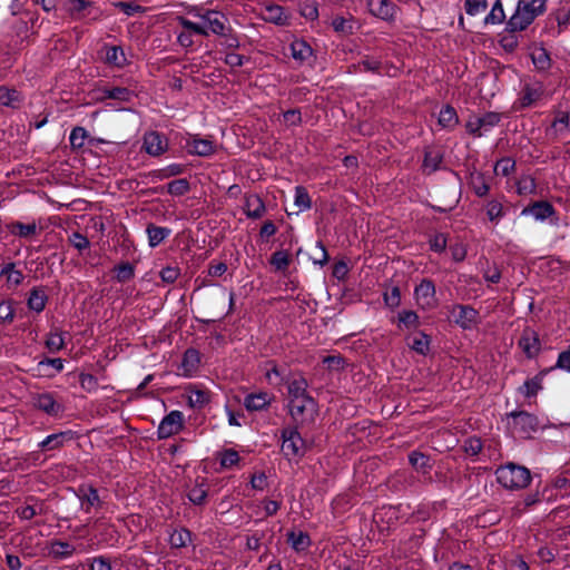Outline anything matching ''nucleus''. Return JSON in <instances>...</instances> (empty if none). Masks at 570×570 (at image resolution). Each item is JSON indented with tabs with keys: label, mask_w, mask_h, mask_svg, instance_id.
Segmentation results:
<instances>
[{
	"label": "nucleus",
	"mask_w": 570,
	"mask_h": 570,
	"mask_svg": "<svg viewBox=\"0 0 570 570\" xmlns=\"http://www.w3.org/2000/svg\"><path fill=\"white\" fill-rule=\"evenodd\" d=\"M547 0H519L515 12L508 20L505 32L515 33L525 30L534 19L546 10Z\"/></svg>",
	"instance_id": "obj_1"
},
{
	"label": "nucleus",
	"mask_w": 570,
	"mask_h": 570,
	"mask_svg": "<svg viewBox=\"0 0 570 570\" xmlns=\"http://www.w3.org/2000/svg\"><path fill=\"white\" fill-rule=\"evenodd\" d=\"M497 481L508 490H521L527 488L531 480V472L523 465L509 462L495 471Z\"/></svg>",
	"instance_id": "obj_2"
},
{
	"label": "nucleus",
	"mask_w": 570,
	"mask_h": 570,
	"mask_svg": "<svg viewBox=\"0 0 570 570\" xmlns=\"http://www.w3.org/2000/svg\"><path fill=\"white\" fill-rule=\"evenodd\" d=\"M547 99L546 87L543 82L530 79L523 82L515 101L517 109H527L539 106Z\"/></svg>",
	"instance_id": "obj_3"
},
{
	"label": "nucleus",
	"mask_w": 570,
	"mask_h": 570,
	"mask_svg": "<svg viewBox=\"0 0 570 570\" xmlns=\"http://www.w3.org/2000/svg\"><path fill=\"white\" fill-rule=\"evenodd\" d=\"M507 425L513 434L527 438L539 426L538 417L527 411H512L505 415Z\"/></svg>",
	"instance_id": "obj_4"
},
{
	"label": "nucleus",
	"mask_w": 570,
	"mask_h": 570,
	"mask_svg": "<svg viewBox=\"0 0 570 570\" xmlns=\"http://www.w3.org/2000/svg\"><path fill=\"white\" fill-rule=\"evenodd\" d=\"M72 491L79 500L81 511L85 513L90 514L94 510L102 509L105 502L92 483L83 482Z\"/></svg>",
	"instance_id": "obj_5"
},
{
	"label": "nucleus",
	"mask_w": 570,
	"mask_h": 570,
	"mask_svg": "<svg viewBox=\"0 0 570 570\" xmlns=\"http://www.w3.org/2000/svg\"><path fill=\"white\" fill-rule=\"evenodd\" d=\"M289 414L296 423L308 424L317 415V403L311 396L289 401Z\"/></svg>",
	"instance_id": "obj_6"
},
{
	"label": "nucleus",
	"mask_w": 570,
	"mask_h": 570,
	"mask_svg": "<svg viewBox=\"0 0 570 570\" xmlns=\"http://www.w3.org/2000/svg\"><path fill=\"white\" fill-rule=\"evenodd\" d=\"M281 436L282 452L286 459L298 460L305 454V442L296 429H283Z\"/></svg>",
	"instance_id": "obj_7"
},
{
	"label": "nucleus",
	"mask_w": 570,
	"mask_h": 570,
	"mask_svg": "<svg viewBox=\"0 0 570 570\" xmlns=\"http://www.w3.org/2000/svg\"><path fill=\"white\" fill-rule=\"evenodd\" d=\"M501 118V114L495 111H489L482 116H473L466 121L465 129L470 135L481 137L498 126Z\"/></svg>",
	"instance_id": "obj_8"
},
{
	"label": "nucleus",
	"mask_w": 570,
	"mask_h": 570,
	"mask_svg": "<svg viewBox=\"0 0 570 570\" xmlns=\"http://www.w3.org/2000/svg\"><path fill=\"white\" fill-rule=\"evenodd\" d=\"M450 315L453 322L465 331L474 328L480 322L479 312L470 305L455 304L451 307Z\"/></svg>",
	"instance_id": "obj_9"
},
{
	"label": "nucleus",
	"mask_w": 570,
	"mask_h": 570,
	"mask_svg": "<svg viewBox=\"0 0 570 570\" xmlns=\"http://www.w3.org/2000/svg\"><path fill=\"white\" fill-rule=\"evenodd\" d=\"M92 528L97 530L96 538L99 543L115 547L119 542V533L116 527L104 515L92 520Z\"/></svg>",
	"instance_id": "obj_10"
},
{
	"label": "nucleus",
	"mask_w": 570,
	"mask_h": 570,
	"mask_svg": "<svg viewBox=\"0 0 570 570\" xmlns=\"http://www.w3.org/2000/svg\"><path fill=\"white\" fill-rule=\"evenodd\" d=\"M67 11L72 19L77 20L85 18L98 20L102 14L96 3L90 0H69Z\"/></svg>",
	"instance_id": "obj_11"
},
{
	"label": "nucleus",
	"mask_w": 570,
	"mask_h": 570,
	"mask_svg": "<svg viewBox=\"0 0 570 570\" xmlns=\"http://www.w3.org/2000/svg\"><path fill=\"white\" fill-rule=\"evenodd\" d=\"M401 518L402 505H383L374 514V520L382 531L394 528Z\"/></svg>",
	"instance_id": "obj_12"
},
{
	"label": "nucleus",
	"mask_w": 570,
	"mask_h": 570,
	"mask_svg": "<svg viewBox=\"0 0 570 570\" xmlns=\"http://www.w3.org/2000/svg\"><path fill=\"white\" fill-rule=\"evenodd\" d=\"M32 404L37 410L52 417L59 416L65 410L63 405L57 401L55 394L50 392L35 394L32 396Z\"/></svg>",
	"instance_id": "obj_13"
},
{
	"label": "nucleus",
	"mask_w": 570,
	"mask_h": 570,
	"mask_svg": "<svg viewBox=\"0 0 570 570\" xmlns=\"http://www.w3.org/2000/svg\"><path fill=\"white\" fill-rule=\"evenodd\" d=\"M184 425V415L180 411L169 412L159 423L157 429L158 439H167L179 433Z\"/></svg>",
	"instance_id": "obj_14"
},
{
	"label": "nucleus",
	"mask_w": 570,
	"mask_h": 570,
	"mask_svg": "<svg viewBox=\"0 0 570 570\" xmlns=\"http://www.w3.org/2000/svg\"><path fill=\"white\" fill-rule=\"evenodd\" d=\"M196 16L200 18L206 29H208V35L219 36L228 31L227 18L219 11L206 10L204 13H197Z\"/></svg>",
	"instance_id": "obj_15"
},
{
	"label": "nucleus",
	"mask_w": 570,
	"mask_h": 570,
	"mask_svg": "<svg viewBox=\"0 0 570 570\" xmlns=\"http://www.w3.org/2000/svg\"><path fill=\"white\" fill-rule=\"evenodd\" d=\"M518 346L528 358L537 357L541 351V342L538 333L531 327H525L518 341Z\"/></svg>",
	"instance_id": "obj_16"
},
{
	"label": "nucleus",
	"mask_w": 570,
	"mask_h": 570,
	"mask_svg": "<svg viewBox=\"0 0 570 570\" xmlns=\"http://www.w3.org/2000/svg\"><path fill=\"white\" fill-rule=\"evenodd\" d=\"M275 396L265 391L249 393L244 399V406L248 412H258L267 410Z\"/></svg>",
	"instance_id": "obj_17"
},
{
	"label": "nucleus",
	"mask_w": 570,
	"mask_h": 570,
	"mask_svg": "<svg viewBox=\"0 0 570 570\" xmlns=\"http://www.w3.org/2000/svg\"><path fill=\"white\" fill-rule=\"evenodd\" d=\"M243 209L250 219H259L266 213L265 203L257 194H246L244 196Z\"/></svg>",
	"instance_id": "obj_18"
},
{
	"label": "nucleus",
	"mask_w": 570,
	"mask_h": 570,
	"mask_svg": "<svg viewBox=\"0 0 570 570\" xmlns=\"http://www.w3.org/2000/svg\"><path fill=\"white\" fill-rule=\"evenodd\" d=\"M414 296L422 306H433L435 296L434 283L428 278L422 279L414 288Z\"/></svg>",
	"instance_id": "obj_19"
},
{
	"label": "nucleus",
	"mask_w": 570,
	"mask_h": 570,
	"mask_svg": "<svg viewBox=\"0 0 570 570\" xmlns=\"http://www.w3.org/2000/svg\"><path fill=\"white\" fill-rule=\"evenodd\" d=\"M167 146V140L157 131H149L144 136V148L151 156L161 155Z\"/></svg>",
	"instance_id": "obj_20"
},
{
	"label": "nucleus",
	"mask_w": 570,
	"mask_h": 570,
	"mask_svg": "<svg viewBox=\"0 0 570 570\" xmlns=\"http://www.w3.org/2000/svg\"><path fill=\"white\" fill-rule=\"evenodd\" d=\"M7 230L20 238L30 239L40 234L41 228L37 225L36 222H31L28 224H23L21 222H11L7 224Z\"/></svg>",
	"instance_id": "obj_21"
},
{
	"label": "nucleus",
	"mask_w": 570,
	"mask_h": 570,
	"mask_svg": "<svg viewBox=\"0 0 570 570\" xmlns=\"http://www.w3.org/2000/svg\"><path fill=\"white\" fill-rule=\"evenodd\" d=\"M370 12L385 21L392 20L395 14V6L390 0H368Z\"/></svg>",
	"instance_id": "obj_22"
},
{
	"label": "nucleus",
	"mask_w": 570,
	"mask_h": 570,
	"mask_svg": "<svg viewBox=\"0 0 570 570\" xmlns=\"http://www.w3.org/2000/svg\"><path fill=\"white\" fill-rule=\"evenodd\" d=\"M407 346L420 355H428L430 352L431 337L422 331H417L406 337Z\"/></svg>",
	"instance_id": "obj_23"
},
{
	"label": "nucleus",
	"mask_w": 570,
	"mask_h": 570,
	"mask_svg": "<svg viewBox=\"0 0 570 570\" xmlns=\"http://www.w3.org/2000/svg\"><path fill=\"white\" fill-rule=\"evenodd\" d=\"M47 303L48 295L43 286L31 288L27 299V306L30 311L41 313L46 308Z\"/></svg>",
	"instance_id": "obj_24"
},
{
	"label": "nucleus",
	"mask_w": 570,
	"mask_h": 570,
	"mask_svg": "<svg viewBox=\"0 0 570 570\" xmlns=\"http://www.w3.org/2000/svg\"><path fill=\"white\" fill-rule=\"evenodd\" d=\"M189 153L200 157H207L216 151L213 140L207 138L194 137L188 141Z\"/></svg>",
	"instance_id": "obj_25"
},
{
	"label": "nucleus",
	"mask_w": 570,
	"mask_h": 570,
	"mask_svg": "<svg viewBox=\"0 0 570 570\" xmlns=\"http://www.w3.org/2000/svg\"><path fill=\"white\" fill-rule=\"evenodd\" d=\"M554 213L556 209L549 202L540 200L523 208L521 215H532L537 220H544L554 215Z\"/></svg>",
	"instance_id": "obj_26"
},
{
	"label": "nucleus",
	"mask_w": 570,
	"mask_h": 570,
	"mask_svg": "<svg viewBox=\"0 0 570 570\" xmlns=\"http://www.w3.org/2000/svg\"><path fill=\"white\" fill-rule=\"evenodd\" d=\"M262 17L266 22L274 23L276 26L288 24V17L284 12V8L278 4H268L264 8Z\"/></svg>",
	"instance_id": "obj_27"
},
{
	"label": "nucleus",
	"mask_w": 570,
	"mask_h": 570,
	"mask_svg": "<svg viewBox=\"0 0 570 570\" xmlns=\"http://www.w3.org/2000/svg\"><path fill=\"white\" fill-rule=\"evenodd\" d=\"M0 276L6 277L7 287L10 289L17 288L24 279L23 273L20 269H17L16 263L12 262L3 265Z\"/></svg>",
	"instance_id": "obj_28"
},
{
	"label": "nucleus",
	"mask_w": 570,
	"mask_h": 570,
	"mask_svg": "<svg viewBox=\"0 0 570 570\" xmlns=\"http://www.w3.org/2000/svg\"><path fill=\"white\" fill-rule=\"evenodd\" d=\"M547 370L541 371L532 379L527 380L521 386L518 387V392L525 399L535 397L538 392L542 390L543 376Z\"/></svg>",
	"instance_id": "obj_29"
},
{
	"label": "nucleus",
	"mask_w": 570,
	"mask_h": 570,
	"mask_svg": "<svg viewBox=\"0 0 570 570\" xmlns=\"http://www.w3.org/2000/svg\"><path fill=\"white\" fill-rule=\"evenodd\" d=\"M307 387L308 383L303 375L294 376L287 382L289 401L308 396Z\"/></svg>",
	"instance_id": "obj_30"
},
{
	"label": "nucleus",
	"mask_w": 570,
	"mask_h": 570,
	"mask_svg": "<svg viewBox=\"0 0 570 570\" xmlns=\"http://www.w3.org/2000/svg\"><path fill=\"white\" fill-rule=\"evenodd\" d=\"M443 161V154L436 148H426L422 163L423 173L432 174L440 168Z\"/></svg>",
	"instance_id": "obj_31"
},
{
	"label": "nucleus",
	"mask_w": 570,
	"mask_h": 570,
	"mask_svg": "<svg viewBox=\"0 0 570 570\" xmlns=\"http://www.w3.org/2000/svg\"><path fill=\"white\" fill-rule=\"evenodd\" d=\"M72 436L70 431L52 433L46 436L38 446L43 451H52L60 449L67 440Z\"/></svg>",
	"instance_id": "obj_32"
},
{
	"label": "nucleus",
	"mask_w": 570,
	"mask_h": 570,
	"mask_svg": "<svg viewBox=\"0 0 570 570\" xmlns=\"http://www.w3.org/2000/svg\"><path fill=\"white\" fill-rule=\"evenodd\" d=\"M104 49L106 52V57H105L106 63L117 67V68H121L127 65L128 61H127L126 55L124 52V49L120 46L105 45Z\"/></svg>",
	"instance_id": "obj_33"
},
{
	"label": "nucleus",
	"mask_w": 570,
	"mask_h": 570,
	"mask_svg": "<svg viewBox=\"0 0 570 570\" xmlns=\"http://www.w3.org/2000/svg\"><path fill=\"white\" fill-rule=\"evenodd\" d=\"M469 186L478 197H485L489 194L490 185L487 181L484 174L480 171H472L469 177Z\"/></svg>",
	"instance_id": "obj_34"
},
{
	"label": "nucleus",
	"mask_w": 570,
	"mask_h": 570,
	"mask_svg": "<svg viewBox=\"0 0 570 570\" xmlns=\"http://www.w3.org/2000/svg\"><path fill=\"white\" fill-rule=\"evenodd\" d=\"M291 53L294 60L304 63L312 57L313 49L305 40L295 39L291 43Z\"/></svg>",
	"instance_id": "obj_35"
},
{
	"label": "nucleus",
	"mask_w": 570,
	"mask_h": 570,
	"mask_svg": "<svg viewBox=\"0 0 570 570\" xmlns=\"http://www.w3.org/2000/svg\"><path fill=\"white\" fill-rule=\"evenodd\" d=\"M146 233L148 236V244L154 248L161 244L170 235L171 230L168 227L148 224Z\"/></svg>",
	"instance_id": "obj_36"
},
{
	"label": "nucleus",
	"mask_w": 570,
	"mask_h": 570,
	"mask_svg": "<svg viewBox=\"0 0 570 570\" xmlns=\"http://www.w3.org/2000/svg\"><path fill=\"white\" fill-rule=\"evenodd\" d=\"M200 363L199 352L195 348H188L183 356L181 368L184 374L191 376L198 368Z\"/></svg>",
	"instance_id": "obj_37"
},
{
	"label": "nucleus",
	"mask_w": 570,
	"mask_h": 570,
	"mask_svg": "<svg viewBox=\"0 0 570 570\" xmlns=\"http://www.w3.org/2000/svg\"><path fill=\"white\" fill-rule=\"evenodd\" d=\"M438 122L444 129H454V127L459 124L456 110L452 106L445 105L440 110Z\"/></svg>",
	"instance_id": "obj_38"
},
{
	"label": "nucleus",
	"mask_w": 570,
	"mask_h": 570,
	"mask_svg": "<svg viewBox=\"0 0 570 570\" xmlns=\"http://www.w3.org/2000/svg\"><path fill=\"white\" fill-rule=\"evenodd\" d=\"M503 199L504 196H502L501 199H491L487 202L485 213L490 222L498 224L504 217L505 210L502 203Z\"/></svg>",
	"instance_id": "obj_39"
},
{
	"label": "nucleus",
	"mask_w": 570,
	"mask_h": 570,
	"mask_svg": "<svg viewBox=\"0 0 570 570\" xmlns=\"http://www.w3.org/2000/svg\"><path fill=\"white\" fill-rule=\"evenodd\" d=\"M287 541L291 547L297 551H305L311 546L309 535L303 531H291L287 534Z\"/></svg>",
	"instance_id": "obj_40"
},
{
	"label": "nucleus",
	"mask_w": 570,
	"mask_h": 570,
	"mask_svg": "<svg viewBox=\"0 0 570 570\" xmlns=\"http://www.w3.org/2000/svg\"><path fill=\"white\" fill-rule=\"evenodd\" d=\"M21 101L22 96L18 90L0 87V105L11 108H18Z\"/></svg>",
	"instance_id": "obj_41"
},
{
	"label": "nucleus",
	"mask_w": 570,
	"mask_h": 570,
	"mask_svg": "<svg viewBox=\"0 0 570 570\" xmlns=\"http://www.w3.org/2000/svg\"><path fill=\"white\" fill-rule=\"evenodd\" d=\"M531 59L537 70L547 71L551 67V58L544 48H535L531 52Z\"/></svg>",
	"instance_id": "obj_42"
},
{
	"label": "nucleus",
	"mask_w": 570,
	"mask_h": 570,
	"mask_svg": "<svg viewBox=\"0 0 570 570\" xmlns=\"http://www.w3.org/2000/svg\"><path fill=\"white\" fill-rule=\"evenodd\" d=\"M191 542V532L186 528L176 529L169 535V544L171 548H185Z\"/></svg>",
	"instance_id": "obj_43"
},
{
	"label": "nucleus",
	"mask_w": 570,
	"mask_h": 570,
	"mask_svg": "<svg viewBox=\"0 0 570 570\" xmlns=\"http://www.w3.org/2000/svg\"><path fill=\"white\" fill-rule=\"evenodd\" d=\"M75 551L76 549L72 544L63 541L52 542L49 549L50 554L58 560L71 557Z\"/></svg>",
	"instance_id": "obj_44"
},
{
	"label": "nucleus",
	"mask_w": 570,
	"mask_h": 570,
	"mask_svg": "<svg viewBox=\"0 0 570 570\" xmlns=\"http://www.w3.org/2000/svg\"><path fill=\"white\" fill-rule=\"evenodd\" d=\"M570 128V115L568 111H557L551 124V130L554 135H566Z\"/></svg>",
	"instance_id": "obj_45"
},
{
	"label": "nucleus",
	"mask_w": 570,
	"mask_h": 570,
	"mask_svg": "<svg viewBox=\"0 0 570 570\" xmlns=\"http://www.w3.org/2000/svg\"><path fill=\"white\" fill-rule=\"evenodd\" d=\"M409 462L411 465L422 472V473H429L432 469V465L430 463V458L419 451H412L409 454Z\"/></svg>",
	"instance_id": "obj_46"
},
{
	"label": "nucleus",
	"mask_w": 570,
	"mask_h": 570,
	"mask_svg": "<svg viewBox=\"0 0 570 570\" xmlns=\"http://www.w3.org/2000/svg\"><path fill=\"white\" fill-rule=\"evenodd\" d=\"M397 326L400 328H416L420 325V316L411 309H403L397 314Z\"/></svg>",
	"instance_id": "obj_47"
},
{
	"label": "nucleus",
	"mask_w": 570,
	"mask_h": 570,
	"mask_svg": "<svg viewBox=\"0 0 570 570\" xmlns=\"http://www.w3.org/2000/svg\"><path fill=\"white\" fill-rule=\"evenodd\" d=\"M217 459L223 469H232L240 461L238 452L234 449H225L218 452Z\"/></svg>",
	"instance_id": "obj_48"
},
{
	"label": "nucleus",
	"mask_w": 570,
	"mask_h": 570,
	"mask_svg": "<svg viewBox=\"0 0 570 570\" xmlns=\"http://www.w3.org/2000/svg\"><path fill=\"white\" fill-rule=\"evenodd\" d=\"M104 98L115 99L120 101H129L132 96V91L125 87H112L102 90Z\"/></svg>",
	"instance_id": "obj_49"
},
{
	"label": "nucleus",
	"mask_w": 570,
	"mask_h": 570,
	"mask_svg": "<svg viewBox=\"0 0 570 570\" xmlns=\"http://www.w3.org/2000/svg\"><path fill=\"white\" fill-rule=\"evenodd\" d=\"M177 21L185 30H187L191 35L196 33V35H200V36H208V29H206L203 21L194 22L183 16H178Z\"/></svg>",
	"instance_id": "obj_50"
},
{
	"label": "nucleus",
	"mask_w": 570,
	"mask_h": 570,
	"mask_svg": "<svg viewBox=\"0 0 570 570\" xmlns=\"http://www.w3.org/2000/svg\"><path fill=\"white\" fill-rule=\"evenodd\" d=\"M269 263L276 271H285L291 263L289 255L286 250H276L272 254Z\"/></svg>",
	"instance_id": "obj_51"
},
{
	"label": "nucleus",
	"mask_w": 570,
	"mask_h": 570,
	"mask_svg": "<svg viewBox=\"0 0 570 570\" xmlns=\"http://www.w3.org/2000/svg\"><path fill=\"white\" fill-rule=\"evenodd\" d=\"M190 189V184L186 178L171 180L167 185V191L174 196H183Z\"/></svg>",
	"instance_id": "obj_52"
},
{
	"label": "nucleus",
	"mask_w": 570,
	"mask_h": 570,
	"mask_svg": "<svg viewBox=\"0 0 570 570\" xmlns=\"http://www.w3.org/2000/svg\"><path fill=\"white\" fill-rule=\"evenodd\" d=\"M88 137V132L83 127H75L69 136L70 146L72 149H81L85 146V141Z\"/></svg>",
	"instance_id": "obj_53"
},
{
	"label": "nucleus",
	"mask_w": 570,
	"mask_h": 570,
	"mask_svg": "<svg viewBox=\"0 0 570 570\" xmlns=\"http://www.w3.org/2000/svg\"><path fill=\"white\" fill-rule=\"evenodd\" d=\"M505 19L504 10L500 0H497L491 11L484 18L485 23L498 24Z\"/></svg>",
	"instance_id": "obj_54"
},
{
	"label": "nucleus",
	"mask_w": 570,
	"mask_h": 570,
	"mask_svg": "<svg viewBox=\"0 0 570 570\" xmlns=\"http://www.w3.org/2000/svg\"><path fill=\"white\" fill-rule=\"evenodd\" d=\"M483 448V443L479 436H469L463 442V450L470 456H476Z\"/></svg>",
	"instance_id": "obj_55"
},
{
	"label": "nucleus",
	"mask_w": 570,
	"mask_h": 570,
	"mask_svg": "<svg viewBox=\"0 0 570 570\" xmlns=\"http://www.w3.org/2000/svg\"><path fill=\"white\" fill-rule=\"evenodd\" d=\"M294 204L298 207L299 210H307L312 206L311 197L307 190L302 187H295V200Z\"/></svg>",
	"instance_id": "obj_56"
},
{
	"label": "nucleus",
	"mask_w": 570,
	"mask_h": 570,
	"mask_svg": "<svg viewBox=\"0 0 570 570\" xmlns=\"http://www.w3.org/2000/svg\"><path fill=\"white\" fill-rule=\"evenodd\" d=\"M207 498V489L204 484H195L188 492V499L196 505L205 503Z\"/></svg>",
	"instance_id": "obj_57"
},
{
	"label": "nucleus",
	"mask_w": 570,
	"mask_h": 570,
	"mask_svg": "<svg viewBox=\"0 0 570 570\" xmlns=\"http://www.w3.org/2000/svg\"><path fill=\"white\" fill-rule=\"evenodd\" d=\"M78 377L81 389L87 393H95L98 390V380L92 374L81 372Z\"/></svg>",
	"instance_id": "obj_58"
},
{
	"label": "nucleus",
	"mask_w": 570,
	"mask_h": 570,
	"mask_svg": "<svg viewBox=\"0 0 570 570\" xmlns=\"http://www.w3.org/2000/svg\"><path fill=\"white\" fill-rule=\"evenodd\" d=\"M301 14L311 21H314L318 18V8L317 3L314 0H306L299 7Z\"/></svg>",
	"instance_id": "obj_59"
},
{
	"label": "nucleus",
	"mask_w": 570,
	"mask_h": 570,
	"mask_svg": "<svg viewBox=\"0 0 570 570\" xmlns=\"http://www.w3.org/2000/svg\"><path fill=\"white\" fill-rule=\"evenodd\" d=\"M535 180L531 176H523L517 183V191L519 195L533 194L535 191Z\"/></svg>",
	"instance_id": "obj_60"
},
{
	"label": "nucleus",
	"mask_w": 570,
	"mask_h": 570,
	"mask_svg": "<svg viewBox=\"0 0 570 570\" xmlns=\"http://www.w3.org/2000/svg\"><path fill=\"white\" fill-rule=\"evenodd\" d=\"M116 271V277L118 282H126L131 279L135 276V268L134 266L126 262L117 265L115 267Z\"/></svg>",
	"instance_id": "obj_61"
},
{
	"label": "nucleus",
	"mask_w": 570,
	"mask_h": 570,
	"mask_svg": "<svg viewBox=\"0 0 570 570\" xmlns=\"http://www.w3.org/2000/svg\"><path fill=\"white\" fill-rule=\"evenodd\" d=\"M89 570H112L111 561L106 556H97L88 559Z\"/></svg>",
	"instance_id": "obj_62"
},
{
	"label": "nucleus",
	"mask_w": 570,
	"mask_h": 570,
	"mask_svg": "<svg viewBox=\"0 0 570 570\" xmlns=\"http://www.w3.org/2000/svg\"><path fill=\"white\" fill-rule=\"evenodd\" d=\"M488 8L487 0H465L464 9L469 16H476Z\"/></svg>",
	"instance_id": "obj_63"
},
{
	"label": "nucleus",
	"mask_w": 570,
	"mask_h": 570,
	"mask_svg": "<svg viewBox=\"0 0 570 570\" xmlns=\"http://www.w3.org/2000/svg\"><path fill=\"white\" fill-rule=\"evenodd\" d=\"M65 345V340L62 337L61 333L58 332H50L47 340H46V346L50 352H58L60 351Z\"/></svg>",
	"instance_id": "obj_64"
}]
</instances>
